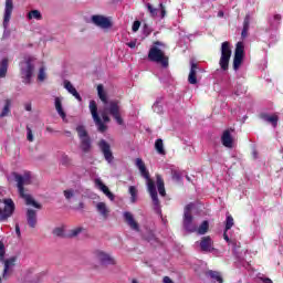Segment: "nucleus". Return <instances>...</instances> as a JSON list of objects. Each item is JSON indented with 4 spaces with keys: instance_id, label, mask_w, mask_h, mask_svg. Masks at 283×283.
<instances>
[{
    "instance_id": "1",
    "label": "nucleus",
    "mask_w": 283,
    "mask_h": 283,
    "mask_svg": "<svg viewBox=\"0 0 283 283\" xmlns=\"http://www.w3.org/2000/svg\"><path fill=\"white\" fill-rule=\"evenodd\" d=\"M11 176H13L14 181L17 182L19 196L25 200V205L28 207H34V209H42L43 206H41V203L36 202L31 195L25 193V186L32 185L30 172H24V175L12 172Z\"/></svg>"
},
{
    "instance_id": "2",
    "label": "nucleus",
    "mask_w": 283,
    "mask_h": 283,
    "mask_svg": "<svg viewBox=\"0 0 283 283\" xmlns=\"http://www.w3.org/2000/svg\"><path fill=\"white\" fill-rule=\"evenodd\" d=\"M136 167L139 169L143 178L147 180L148 192L150 193V198L155 207H160V200L158 199V191L156 190V184L149 177V171L147 170V166H145V161L142 158L136 159Z\"/></svg>"
},
{
    "instance_id": "3",
    "label": "nucleus",
    "mask_w": 283,
    "mask_h": 283,
    "mask_svg": "<svg viewBox=\"0 0 283 283\" xmlns=\"http://www.w3.org/2000/svg\"><path fill=\"white\" fill-rule=\"evenodd\" d=\"M107 114H111L116 123L123 125L124 120L123 117H120V106L118 105V101H111L106 106H104V109L101 112V116L103 119L102 123L104 124L112 120Z\"/></svg>"
},
{
    "instance_id": "4",
    "label": "nucleus",
    "mask_w": 283,
    "mask_h": 283,
    "mask_svg": "<svg viewBox=\"0 0 283 283\" xmlns=\"http://www.w3.org/2000/svg\"><path fill=\"white\" fill-rule=\"evenodd\" d=\"M75 130L80 138V148L84 154H90L92 151V137H90L87 128L84 125H77Z\"/></svg>"
},
{
    "instance_id": "5",
    "label": "nucleus",
    "mask_w": 283,
    "mask_h": 283,
    "mask_svg": "<svg viewBox=\"0 0 283 283\" xmlns=\"http://www.w3.org/2000/svg\"><path fill=\"white\" fill-rule=\"evenodd\" d=\"M148 61H151V63H160L161 67H169V56L165 55V51L160 50L158 46L150 48Z\"/></svg>"
},
{
    "instance_id": "6",
    "label": "nucleus",
    "mask_w": 283,
    "mask_h": 283,
    "mask_svg": "<svg viewBox=\"0 0 283 283\" xmlns=\"http://www.w3.org/2000/svg\"><path fill=\"white\" fill-rule=\"evenodd\" d=\"M231 43L229 41L222 42L221 44V57L219 60V64L223 72L229 70V61H231Z\"/></svg>"
},
{
    "instance_id": "7",
    "label": "nucleus",
    "mask_w": 283,
    "mask_h": 283,
    "mask_svg": "<svg viewBox=\"0 0 283 283\" xmlns=\"http://www.w3.org/2000/svg\"><path fill=\"white\" fill-rule=\"evenodd\" d=\"M90 112L92 114V118L101 134H104V132H107V125L103 123V119H101V116L98 115V105L96 104V101L92 99L90 102Z\"/></svg>"
},
{
    "instance_id": "8",
    "label": "nucleus",
    "mask_w": 283,
    "mask_h": 283,
    "mask_svg": "<svg viewBox=\"0 0 283 283\" xmlns=\"http://www.w3.org/2000/svg\"><path fill=\"white\" fill-rule=\"evenodd\" d=\"M14 201H12V199L0 200V222L11 218L12 213H14Z\"/></svg>"
},
{
    "instance_id": "9",
    "label": "nucleus",
    "mask_w": 283,
    "mask_h": 283,
    "mask_svg": "<svg viewBox=\"0 0 283 283\" xmlns=\"http://www.w3.org/2000/svg\"><path fill=\"white\" fill-rule=\"evenodd\" d=\"M21 78H23V83L25 85L30 84L32 82V74H34V64H32V60L25 61V67H22L20 71Z\"/></svg>"
},
{
    "instance_id": "10",
    "label": "nucleus",
    "mask_w": 283,
    "mask_h": 283,
    "mask_svg": "<svg viewBox=\"0 0 283 283\" xmlns=\"http://www.w3.org/2000/svg\"><path fill=\"white\" fill-rule=\"evenodd\" d=\"M244 59V44L242 42H238L234 51L233 59V70H240V65H242V61Z\"/></svg>"
},
{
    "instance_id": "11",
    "label": "nucleus",
    "mask_w": 283,
    "mask_h": 283,
    "mask_svg": "<svg viewBox=\"0 0 283 283\" xmlns=\"http://www.w3.org/2000/svg\"><path fill=\"white\" fill-rule=\"evenodd\" d=\"M98 147L105 158L106 163H112L114 160V154L112 153V146L105 139L98 142Z\"/></svg>"
},
{
    "instance_id": "12",
    "label": "nucleus",
    "mask_w": 283,
    "mask_h": 283,
    "mask_svg": "<svg viewBox=\"0 0 283 283\" xmlns=\"http://www.w3.org/2000/svg\"><path fill=\"white\" fill-rule=\"evenodd\" d=\"M94 255H95L96 260L99 261V263H102L103 265L114 266L116 264V260L114 258H112V255L105 253L102 250H96L94 252Z\"/></svg>"
},
{
    "instance_id": "13",
    "label": "nucleus",
    "mask_w": 283,
    "mask_h": 283,
    "mask_svg": "<svg viewBox=\"0 0 283 283\" xmlns=\"http://www.w3.org/2000/svg\"><path fill=\"white\" fill-rule=\"evenodd\" d=\"M202 253H213L216 248H213V240L210 235L202 237L199 243Z\"/></svg>"
},
{
    "instance_id": "14",
    "label": "nucleus",
    "mask_w": 283,
    "mask_h": 283,
    "mask_svg": "<svg viewBox=\"0 0 283 283\" xmlns=\"http://www.w3.org/2000/svg\"><path fill=\"white\" fill-rule=\"evenodd\" d=\"M12 10H14V3L12 0H6V7H4V15H3V28L7 30L10 19H12Z\"/></svg>"
},
{
    "instance_id": "15",
    "label": "nucleus",
    "mask_w": 283,
    "mask_h": 283,
    "mask_svg": "<svg viewBox=\"0 0 283 283\" xmlns=\"http://www.w3.org/2000/svg\"><path fill=\"white\" fill-rule=\"evenodd\" d=\"M184 229L188 233H196V231H198V226L193 223L192 214H184Z\"/></svg>"
},
{
    "instance_id": "16",
    "label": "nucleus",
    "mask_w": 283,
    "mask_h": 283,
    "mask_svg": "<svg viewBox=\"0 0 283 283\" xmlns=\"http://www.w3.org/2000/svg\"><path fill=\"white\" fill-rule=\"evenodd\" d=\"M124 220L133 231H140V226L137 223L136 219H134V214H132V212H124Z\"/></svg>"
},
{
    "instance_id": "17",
    "label": "nucleus",
    "mask_w": 283,
    "mask_h": 283,
    "mask_svg": "<svg viewBox=\"0 0 283 283\" xmlns=\"http://www.w3.org/2000/svg\"><path fill=\"white\" fill-rule=\"evenodd\" d=\"M92 22L98 28H104V29L112 28V22L109 21V19L103 15H93Z\"/></svg>"
},
{
    "instance_id": "18",
    "label": "nucleus",
    "mask_w": 283,
    "mask_h": 283,
    "mask_svg": "<svg viewBox=\"0 0 283 283\" xmlns=\"http://www.w3.org/2000/svg\"><path fill=\"white\" fill-rule=\"evenodd\" d=\"M259 118H261V120H264L265 123H269L274 128L277 127V123L280 120V117L276 114L270 115L269 113H261L259 115Z\"/></svg>"
},
{
    "instance_id": "19",
    "label": "nucleus",
    "mask_w": 283,
    "mask_h": 283,
    "mask_svg": "<svg viewBox=\"0 0 283 283\" xmlns=\"http://www.w3.org/2000/svg\"><path fill=\"white\" fill-rule=\"evenodd\" d=\"M198 64L195 63L193 61L190 62V72L188 75V83L190 85H196L198 84Z\"/></svg>"
},
{
    "instance_id": "20",
    "label": "nucleus",
    "mask_w": 283,
    "mask_h": 283,
    "mask_svg": "<svg viewBox=\"0 0 283 283\" xmlns=\"http://www.w3.org/2000/svg\"><path fill=\"white\" fill-rule=\"evenodd\" d=\"M2 263L4 264L2 277L3 280H8V275L10 274V269L12 266H15L17 264V256H11L10 259H7V260L4 259Z\"/></svg>"
},
{
    "instance_id": "21",
    "label": "nucleus",
    "mask_w": 283,
    "mask_h": 283,
    "mask_svg": "<svg viewBox=\"0 0 283 283\" xmlns=\"http://www.w3.org/2000/svg\"><path fill=\"white\" fill-rule=\"evenodd\" d=\"M231 132H233V129H226L221 136V143L223 147H228V149L233 147V137L231 136Z\"/></svg>"
},
{
    "instance_id": "22",
    "label": "nucleus",
    "mask_w": 283,
    "mask_h": 283,
    "mask_svg": "<svg viewBox=\"0 0 283 283\" xmlns=\"http://www.w3.org/2000/svg\"><path fill=\"white\" fill-rule=\"evenodd\" d=\"M95 185L97 189H99V191H103V193L106 195L108 199L114 201L116 197L112 193V191H109V188L105 184H103L101 179H95Z\"/></svg>"
},
{
    "instance_id": "23",
    "label": "nucleus",
    "mask_w": 283,
    "mask_h": 283,
    "mask_svg": "<svg viewBox=\"0 0 283 283\" xmlns=\"http://www.w3.org/2000/svg\"><path fill=\"white\" fill-rule=\"evenodd\" d=\"M27 222L31 229L36 228V211L33 209H28L27 210Z\"/></svg>"
},
{
    "instance_id": "24",
    "label": "nucleus",
    "mask_w": 283,
    "mask_h": 283,
    "mask_svg": "<svg viewBox=\"0 0 283 283\" xmlns=\"http://www.w3.org/2000/svg\"><path fill=\"white\" fill-rule=\"evenodd\" d=\"M156 180H157V189H158L159 196L165 198L167 196V191L165 190V180L160 175L156 176Z\"/></svg>"
},
{
    "instance_id": "25",
    "label": "nucleus",
    "mask_w": 283,
    "mask_h": 283,
    "mask_svg": "<svg viewBox=\"0 0 283 283\" xmlns=\"http://www.w3.org/2000/svg\"><path fill=\"white\" fill-rule=\"evenodd\" d=\"M251 25V15L247 14L244 20H243V29L241 32L242 39H247L249 36V28Z\"/></svg>"
},
{
    "instance_id": "26",
    "label": "nucleus",
    "mask_w": 283,
    "mask_h": 283,
    "mask_svg": "<svg viewBox=\"0 0 283 283\" xmlns=\"http://www.w3.org/2000/svg\"><path fill=\"white\" fill-rule=\"evenodd\" d=\"M96 210L99 212L102 218H108V216H109V208H107V203L98 202L96 205Z\"/></svg>"
},
{
    "instance_id": "27",
    "label": "nucleus",
    "mask_w": 283,
    "mask_h": 283,
    "mask_svg": "<svg viewBox=\"0 0 283 283\" xmlns=\"http://www.w3.org/2000/svg\"><path fill=\"white\" fill-rule=\"evenodd\" d=\"M97 95L99 101H102V103H104L105 106L109 105V102H107V93H105L103 84L97 85Z\"/></svg>"
},
{
    "instance_id": "28",
    "label": "nucleus",
    "mask_w": 283,
    "mask_h": 283,
    "mask_svg": "<svg viewBox=\"0 0 283 283\" xmlns=\"http://www.w3.org/2000/svg\"><path fill=\"white\" fill-rule=\"evenodd\" d=\"M8 57H3L0 62V78H6L8 74Z\"/></svg>"
},
{
    "instance_id": "29",
    "label": "nucleus",
    "mask_w": 283,
    "mask_h": 283,
    "mask_svg": "<svg viewBox=\"0 0 283 283\" xmlns=\"http://www.w3.org/2000/svg\"><path fill=\"white\" fill-rule=\"evenodd\" d=\"M10 107H12V101L6 99L2 112L0 113V118H6V116H10Z\"/></svg>"
},
{
    "instance_id": "30",
    "label": "nucleus",
    "mask_w": 283,
    "mask_h": 283,
    "mask_svg": "<svg viewBox=\"0 0 283 283\" xmlns=\"http://www.w3.org/2000/svg\"><path fill=\"white\" fill-rule=\"evenodd\" d=\"M55 109L61 118H65L67 116L65 111H63V103L61 102V97H55Z\"/></svg>"
},
{
    "instance_id": "31",
    "label": "nucleus",
    "mask_w": 283,
    "mask_h": 283,
    "mask_svg": "<svg viewBox=\"0 0 283 283\" xmlns=\"http://www.w3.org/2000/svg\"><path fill=\"white\" fill-rule=\"evenodd\" d=\"M207 274L211 277V280H216V282H219V283L224 282V279H222V274H220V272L218 271L210 270L208 271Z\"/></svg>"
},
{
    "instance_id": "32",
    "label": "nucleus",
    "mask_w": 283,
    "mask_h": 283,
    "mask_svg": "<svg viewBox=\"0 0 283 283\" xmlns=\"http://www.w3.org/2000/svg\"><path fill=\"white\" fill-rule=\"evenodd\" d=\"M27 17L29 21H32V19H35L36 21H41V19H43V14H41V11L39 10H31Z\"/></svg>"
},
{
    "instance_id": "33",
    "label": "nucleus",
    "mask_w": 283,
    "mask_h": 283,
    "mask_svg": "<svg viewBox=\"0 0 283 283\" xmlns=\"http://www.w3.org/2000/svg\"><path fill=\"white\" fill-rule=\"evenodd\" d=\"M209 231V221H202V223L197 228L196 232L199 235H205Z\"/></svg>"
},
{
    "instance_id": "34",
    "label": "nucleus",
    "mask_w": 283,
    "mask_h": 283,
    "mask_svg": "<svg viewBox=\"0 0 283 283\" xmlns=\"http://www.w3.org/2000/svg\"><path fill=\"white\" fill-rule=\"evenodd\" d=\"M155 149L161 154V156H165V144H163V139H157L155 142Z\"/></svg>"
},
{
    "instance_id": "35",
    "label": "nucleus",
    "mask_w": 283,
    "mask_h": 283,
    "mask_svg": "<svg viewBox=\"0 0 283 283\" xmlns=\"http://www.w3.org/2000/svg\"><path fill=\"white\" fill-rule=\"evenodd\" d=\"M228 244L229 247H232L233 253H238V251H240V248L242 247V244L235 239H232V241Z\"/></svg>"
},
{
    "instance_id": "36",
    "label": "nucleus",
    "mask_w": 283,
    "mask_h": 283,
    "mask_svg": "<svg viewBox=\"0 0 283 283\" xmlns=\"http://www.w3.org/2000/svg\"><path fill=\"white\" fill-rule=\"evenodd\" d=\"M129 193H130V202H136V197L138 196V190L136 189L135 186H130L128 189Z\"/></svg>"
},
{
    "instance_id": "37",
    "label": "nucleus",
    "mask_w": 283,
    "mask_h": 283,
    "mask_svg": "<svg viewBox=\"0 0 283 283\" xmlns=\"http://www.w3.org/2000/svg\"><path fill=\"white\" fill-rule=\"evenodd\" d=\"M233 224H234L233 216L228 214L227 218H226V228H224V230L229 231L233 227Z\"/></svg>"
},
{
    "instance_id": "38",
    "label": "nucleus",
    "mask_w": 283,
    "mask_h": 283,
    "mask_svg": "<svg viewBox=\"0 0 283 283\" xmlns=\"http://www.w3.org/2000/svg\"><path fill=\"white\" fill-rule=\"evenodd\" d=\"M144 240H146L147 242H158V239L156 238V234H154V232L148 231L146 235H144Z\"/></svg>"
},
{
    "instance_id": "39",
    "label": "nucleus",
    "mask_w": 283,
    "mask_h": 283,
    "mask_svg": "<svg viewBox=\"0 0 283 283\" xmlns=\"http://www.w3.org/2000/svg\"><path fill=\"white\" fill-rule=\"evenodd\" d=\"M81 233H83V227H77L74 228L72 230H70V238H76V235H80Z\"/></svg>"
},
{
    "instance_id": "40",
    "label": "nucleus",
    "mask_w": 283,
    "mask_h": 283,
    "mask_svg": "<svg viewBox=\"0 0 283 283\" xmlns=\"http://www.w3.org/2000/svg\"><path fill=\"white\" fill-rule=\"evenodd\" d=\"M0 262H6V244L0 241Z\"/></svg>"
},
{
    "instance_id": "41",
    "label": "nucleus",
    "mask_w": 283,
    "mask_h": 283,
    "mask_svg": "<svg viewBox=\"0 0 283 283\" xmlns=\"http://www.w3.org/2000/svg\"><path fill=\"white\" fill-rule=\"evenodd\" d=\"M148 12H150V17H158V9L154 8L151 3L146 4Z\"/></svg>"
},
{
    "instance_id": "42",
    "label": "nucleus",
    "mask_w": 283,
    "mask_h": 283,
    "mask_svg": "<svg viewBox=\"0 0 283 283\" xmlns=\"http://www.w3.org/2000/svg\"><path fill=\"white\" fill-rule=\"evenodd\" d=\"M63 193L66 200H72V198H74L75 191L74 189H67V190H64Z\"/></svg>"
},
{
    "instance_id": "43",
    "label": "nucleus",
    "mask_w": 283,
    "mask_h": 283,
    "mask_svg": "<svg viewBox=\"0 0 283 283\" xmlns=\"http://www.w3.org/2000/svg\"><path fill=\"white\" fill-rule=\"evenodd\" d=\"M61 163L65 167H70V165H72V158H70V156H67V155H63Z\"/></svg>"
},
{
    "instance_id": "44",
    "label": "nucleus",
    "mask_w": 283,
    "mask_h": 283,
    "mask_svg": "<svg viewBox=\"0 0 283 283\" xmlns=\"http://www.w3.org/2000/svg\"><path fill=\"white\" fill-rule=\"evenodd\" d=\"M27 140H29V143H34V134H32V128H30V126H27Z\"/></svg>"
},
{
    "instance_id": "45",
    "label": "nucleus",
    "mask_w": 283,
    "mask_h": 283,
    "mask_svg": "<svg viewBox=\"0 0 283 283\" xmlns=\"http://www.w3.org/2000/svg\"><path fill=\"white\" fill-rule=\"evenodd\" d=\"M69 94H72V96H74V98H76L78 103H83V97H81V94H78V91H76V88H73Z\"/></svg>"
},
{
    "instance_id": "46",
    "label": "nucleus",
    "mask_w": 283,
    "mask_h": 283,
    "mask_svg": "<svg viewBox=\"0 0 283 283\" xmlns=\"http://www.w3.org/2000/svg\"><path fill=\"white\" fill-rule=\"evenodd\" d=\"M38 80H40L41 82L45 81V67H40L39 70V74H38Z\"/></svg>"
},
{
    "instance_id": "47",
    "label": "nucleus",
    "mask_w": 283,
    "mask_h": 283,
    "mask_svg": "<svg viewBox=\"0 0 283 283\" xmlns=\"http://www.w3.org/2000/svg\"><path fill=\"white\" fill-rule=\"evenodd\" d=\"M182 179V176L180 175V172L178 170H172V180H177L180 181Z\"/></svg>"
},
{
    "instance_id": "48",
    "label": "nucleus",
    "mask_w": 283,
    "mask_h": 283,
    "mask_svg": "<svg viewBox=\"0 0 283 283\" xmlns=\"http://www.w3.org/2000/svg\"><path fill=\"white\" fill-rule=\"evenodd\" d=\"M64 87H65V90L69 91V93H71L73 90H75L74 85H72V82H70V81L64 82Z\"/></svg>"
},
{
    "instance_id": "49",
    "label": "nucleus",
    "mask_w": 283,
    "mask_h": 283,
    "mask_svg": "<svg viewBox=\"0 0 283 283\" xmlns=\"http://www.w3.org/2000/svg\"><path fill=\"white\" fill-rule=\"evenodd\" d=\"M64 87H65V90L69 91V93H71L73 90H75L74 85H72V82H70V81L64 82Z\"/></svg>"
},
{
    "instance_id": "50",
    "label": "nucleus",
    "mask_w": 283,
    "mask_h": 283,
    "mask_svg": "<svg viewBox=\"0 0 283 283\" xmlns=\"http://www.w3.org/2000/svg\"><path fill=\"white\" fill-rule=\"evenodd\" d=\"M191 209H193V205H187L185 207L184 216H191Z\"/></svg>"
},
{
    "instance_id": "51",
    "label": "nucleus",
    "mask_w": 283,
    "mask_h": 283,
    "mask_svg": "<svg viewBox=\"0 0 283 283\" xmlns=\"http://www.w3.org/2000/svg\"><path fill=\"white\" fill-rule=\"evenodd\" d=\"M159 8H160V17L161 19H165V17H167V9H165V4L159 3Z\"/></svg>"
},
{
    "instance_id": "52",
    "label": "nucleus",
    "mask_w": 283,
    "mask_h": 283,
    "mask_svg": "<svg viewBox=\"0 0 283 283\" xmlns=\"http://www.w3.org/2000/svg\"><path fill=\"white\" fill-rule=\"evenodd\" d=\"M132 30H133V32H138V30H140V21L136 20L133 23Z\"/></svg>"
},
{
    "instance_id": "53",
    "label": "nucleus",
    "mask_w": 283,
    "mask_h": 283,
    "mask_svg": "<svg viewBox=\"0 0 283 283\" xmlns=\"http://www.w3.org/2000/svg\"><path fill=\"white\" fill-rule=\"evenodd\" d=\"M53 234H54V235H57L59 238H61V235H63V229H61V228H55V229L53 230Z\"/></svg>"
},
{
    "instance_id": "54",
    "label": "nucleus",
    "mask_w": 283,
    "mask_h": 283,
    "mask_svg": "<svg viewBox=\"0 0 283 283\" xmlns=\"http://www.w3.org/2000/svg\"><path fill=\"white\" fill-rule=\"evenodd\" d=\"M223 240H226V242H227L228 244H230V242L233 240V239H230V238H229V234H227V230H224V232H223Z\"/></svg>"
},
{
    "instance_id": "55",
    "label": "nucleus",
    "mask_w": 283,
    "mask_h": 283,
    "mask_svg": "<svg viewBox=\"0 0 283 283\" xmlns=\"http://www.w3.org/2000/svg\"><path fill=\"white\" fill-rule=\"evenodd\" d=\"M15 233L18 238H21V228L19 227V223L15 224Z\"/></svg>"
},
{
    "instance_id": "56",
    "label": "nucleus",
    "mask_w": 283,
    "mask_h": 283,
    "mask_svg": "<svg viewBox=\"0 0 283 283\" xmlns=\"http://www.w3.org/2000/svg\"><path fill=\"white\" fill-rule=\"evenodd\" d=\"M126 45L128 48H130L132 50H134V48H136V41H130V42L126 43Z\"/></svg>"
},
{
    "instance_id": "57",
    "label": "nucleus",
    "mask_w": 283,
    "mask_h": 283,
    "mask_svg": "<svg viewBox=\"0 0 283 283\" xmlns=\"http://www.w3.org/2000/svg\"><path fill=\"white\" fill-rule=\"evenodd\" d=\"M261 282H263V283H273V280H271L269 277H261Z\"/></svg>"
},
{
    "instance_id": "58",
    "label": "nucleus",
    "mask_w": 283,
    "mask_h": 283,
    "mask_svg": "<svg viewBox=\"0 0 283 283\" xmlns=\"http://www.w3.org/2000/svg\"><path fill=\"white\" fill-rule=\"evenodd\" d=\"M77 210L85 209V203L80 202L78 206L76 207Z\"/></svg>"
},
{
    "instance_id": "59",
    "label": "nucleus",
    "mask_w": 283,
    "mask_h": 283,
    "mask_svg": "<svg viewBox=\"0 0 283 283\" xmlns=\"http://www.w3.org/2000/svg\"><path fill=\"white\" fill-rule=\"evenodd\" d=\"M24 107L27 112H32V104H25Z\"/></svg>"
},
{
    "instance_id": "60",
    "label": "nucleus",
    "mask_w": 283,
    "mask_h": 283,
    "mask_svg": "<svg viewBox=\"0 0 283 283\" xmlns=\"http://www.w3.org/2000/svg\"><path fill=\"white\" fill-rule=\"evenodd\" d=\"M46 132H49L50 134H53L54 128H53V127L48 126V127H46Z\"/></svg>"
},
{
    "instance_id": "61",
    "label": "nucleus",
    "mask_w": 283,
    "mask_h": 283,
    "mask_svg": "<svg viewBox=\"0 0 283 283\" xmlns=\"http://www.w3.org/2000/svg\"><path fill=\"white\" fill-rule=\"evenodd\" d=\"M274 19L280 20V19H282V15L276 14V15H274Z\"/></svg>"
},
{
    "instance_id": "62",
    "label": "nucleus",
    "mask_w": 283,
    "mask_h": 283,
    "mask_svg": "<svg viewBox=\"0 0 283 283\" xmlns=\"http://www.w3.org/2000/svg\"><path fill=\"white\" fill-rule=\"evenodd\" d=\"M253 154H254V158H258V153H256V151H253Z\"/></svg>"
},
{
    "instance_id": "63",
    "label": "nucleus",
    "mask_w": 283,
    "mask_h": 283,
    "mask_svg": "<svg viewBox=\"0 0 283 283\" xmlns=\"http://www.w3.org/2000/svg\"><path fill=\"white\" fill-rule=\"evenodd\" d=\"M132 283H138V281L137 280H133Z\"/></svg>"
},
{
    "instance_id": "64",
    "label": "nucleus",
    "mask_w": 283,
    "mask_h": 283,
    "mask_svg": "<svg viewBox=\"0 0 283 283\" xmlns=\"http://www.w3.org/2000/svg\"><path fill=\"white\" fill-rule=\"evenodd\" d=\"M155 45H160V42H158V41H157V42H155Z\"/></svg>"
}]
</instances>
